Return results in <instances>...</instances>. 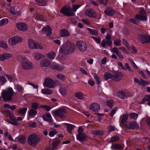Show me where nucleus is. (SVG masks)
Wrapping results in <instances>:
<instances>
[{
	"instance_id": "obj_60",
	"label": "nucleus",
	"mask_w": 150,
	"mask_h": 150,
	"mask_svg": "<svg viewBox=\"0 0 150 150\" xmlns=\"http://www.w3.org/2000/svg\"><path fill=\"white\" fill-rule=\"evenodd\" d=\"M5 59L10 58L12 56V54L9 53L3 54Z\"/></svg>"
},
{
	"instance_id": "obj_28",
	"label": "nucleus",
	"mask_w": 150,
	"mask_h": 150,
	"mask_svg": "<svg viewBox=\"0 0 150 150\" xmlns=\"http://www.w3.org/2000/svg\"><path fill=\"white\" fill-rule=\"evenodd\" d=\"M65 124L67 127V130L69 133H71L75 127L74 125L71 124L65 123L64 124Z\"/></svg>"
},
{
	"instance_id": "obj_27",
	"label": "nucleus",
	"mask_w": 150,
	"mask_h": 150,
	"mask_svg": "<svg viewBox=\"0 0 150 150\" xmlns=\"http://www.w3.org/2000/svg\"><path fill=\"white\" fill-rule=\"evenodd\" d=\"M33 56L34 59L37 60H39L44 57V56L42 54L38 52H34Z\"/></svg>"
},
{
	"instance_id": "obj_61",
	"label": "nucleus",
	"mask_w": 150,
	"mask_h": 150,
	"mask_svg": "<svg viewBox=\"0 0 150 150\" xmlns=\"http://www.w3.org/2000/svg\"><path fill=\"white\" fill-rule=\"evenodd\" d=\"M57 76L58 78L63 80H64L65 78V76L62 74H58Z\"/></svg>"
},
{
	"instance_id": "obj_44",
	"label": "nucleus",
	"mask_w": 150,
	"mask_h": 150,
	"mask_svg": "<svg viewBox=\"0 0 150 150\" xmlns=\"http://www.w3.org/2000/svg\"><path fill=\"white\" fill-rule=\"evenodd\" d=\"M59 92L63 96H66L67 94L66 90L65 88H61L59 89Z\"/></svg>"
},
{
	"instance_id": "obj_7",
	"label": "nucleus",
	"mask_w": 150,
	"mask_h": 150,
	"mask_svg": "<svg viewBox=\"0 0 150 150\" xmlns=\"http://www.w3.org/2000/svg\"><path fill=\"white\" fill-rule=\"evenodd\" d=\"M76 46L79 50L81 52H84L87 50V45L86 43L83 41H77L76 43Z\"/></svg>"
},
{
	"instance_id": "obj_19",
	"label": "nucleus",
	"mask_w": 150,
	"mask_h": 150,
	"mask_svg": "<svg viewBox=\"0 0 150 150\" xmlns=\"http://www.w3.org/2000/svg\"><path fill=\"white\" fill-rule=\"evenodd\" d=\"M42 118L43 120L49 123H53V120L52 119V116L51 114L48 113L46 115L44 114L42 116Z\"/></svg>"
},
{
	"instance_id": "obj_54",
	"label": "nucleus",
	"mask_w": 150,
	"mask_h": 150,
	"mask_svg": "<svg viewBox=\"0 0 150 150\" xmlns=\"http://www.w3.org/2000/svg\"><path fill=\"white\" fill-rule=\"evenodd\" d=\"M73 12L74 13L76 12L77 10L81 7V6L79 5H72Z\"/></svg>"
},
{
	"instance_id": "obj_41",
	"label": "nucleus",
	"mask_w": 150,
	"mask_h": 150,
	"mask_svg": "<svg viewBox=\"0 0 150 150\" xmlns=\"http://www.w3.org/2000/svg\"><path fill=\"white\" fill-rule=\"evenodd\" d=\"M112 75L109 73H106L104 76V77L106 80H107L110 79L111 77H112Z\"/></svg>"
},
{
	"instance_id": "obj_40",
	"label": "nucleus",
	"mask_w": 150,
	"mask_h": 150,
	"mask_svg": "<svg viewBox=\"0 0 150 150\" xmlns=\"http://www.w3.org/2000/svg\"><path fill=\"white\" fill-rule=\"evenodd\" d=\"M0 47L4 49H6L8 47V46L6 42L1 41L0 42Z\"/></svg>"
},
{
	"instance_id": "obj_14",
	"label": "nucleus",
	"mask_w": 150,
	"mask_h": 150,
	"mask_svg": "<svg viewBox=\"0 0 150 150\" xmlns=\"http://www.w3.org/2000/svg\"><path fill=\"white\" fill-rule=\"evenodd\" d=\"M138 39L142 43H147L150 42V36L148 35H139L138 37Z\"/></svg>"
},
{
	"instance_id": "obj_8",
	"label": "nucleus",
	"mask_w": 150,
	"mask_h": 150,
	"mask_svg": "<svg viewBox=\"0 0 150 150\" xmlns=\"http://www.w3.org/2000/svg\"><path fill=\"white\" fill-rule=\"evenodd\" d=\"M135 17L136 19L139 20L146 21L147 20L146 12L144 9L140 10L139 14L136 15Z\"/></svg>"
},
{
	"instance_id": "obj_12",
	"label": "nucleus",
	"mask_w": 150,
	"mask_h": 150,
	"mask_svg": "<svg viewBox=\"0 0 150 150\" xmlns=\"http://www.w3.org/2000/svg\"><path fill=\"white\" fill-rule=\"evenodd\" d=\"M125 126L129 129H138L139 126L138 124L136 122H127L125 124Z\"/></svg>"
},
{
	"instance_id": "obj_5",
	"label": "nucleus",
	"mask_w": 150,
	"mask_h": 150,
	"mask_svg": "<svg viewBox=\"0 0 150 150\" xmlns=\"http://www.w3.org/2000/svg\"><path fill=\"white\" fill-rule=\"evenodd\" d=\"M21 67L23 70H30L33 69V65L32 62L29 60H23L21 63Z\"/></svg>"
},
{
	"instance_id": "obj_35",
	"label": "nucleus",
	"mask_w": 150,
	"mask_h": 150,
	"mask_svg": "<svg viewBox=\"0 0 150 150\" xmlns=\"http://www.w3.org/2000/svg\"><path fill=\"white\" fill-rule=\"evenodd\" d=\"M146 101H150V95H146L143 99L140 102V104H143Z\"/></svg>"
},
{
	"instance_id": "obj_22",
	"label": "nucleus",
	"mask_w": 150,
	"mask_h": 150,
	"mask_svg": "<svg viewBox=\"0 0 150 150\" xmlns=\"http://www.w3.org/2000/svg\"><path fill=\"white\" fill-rule=\"evenodd\" d=\"M51 69H58L59 70H62L64 69V67L59 64H57L54 63L51 64L50 66Z\"/></svg>"
},
{
	"instance_id": "obj_53",
	"label": "nucleus",
	"mask_w": 150,
	"mask_h": 150,
	"mask_svg": "<svg viewBox=\"0 0 150 150\" xmlns=\"http://www.w3.org/2000/svg\"><path fill=\"white\" fill-rule=\"evenodd\" d=\"M60 142L58 140L52 143L53 148V149H55L59 145Z\"/></svg>"
},
{
	"instance_id": "obj_6",
	"label": "nucleus",
	"mask_w": 150,
	"mask_h": 150,
	"mask_svg": "<svg viewBox=\"0 0 150 150\" xmlns=\"http://www.w3.org/2000/svg\"><path fill=\"white\" fill-rule=\"evenodd\" d=\"M83 129L81 127H79L78 129V134L76 135L77 140L81 142L85 141L88 137L87 136L83 133Z\"/></svg>"
},
{
	"instance_id": "obj_36",
	"label": "nucleus",
	"mask_w": 150,
	"mask_h": 150,
	"mask_svg": "<svg viewBox=\"0 0 150 150\" xmlns=\"http://www.w3.org/2000/svg\"><path fill=\"white\" fill-rule=\"evenodd\" d=\"M27 108H24L20 109L18 111L19 114L21 115L22 116H24L27 110Z\"/></svg>"
},
{
	"instance_id": "obj_45",
	"label": "nucleus",
	"mask_w": 150,
	"mask_h": 150,
	"mask_svg": "<svg viewBox=\"0 0 150 150\" xmlns=\"http://www.w3.org/2000/svg\"><path fill=\"white\" fill-rule=\"evenodd\" d=\"M6 79L5 77L3 76L0 77V84L4 85L6 82Z\"/></svg>"
},
{
	"instance_id": "obj_3",
	"label": "nucleus",
	"mask_w": 150,
	"mask_h": 150,
	"mask_svg": "<svg viewBox=\"0 0 150 150\" xmlns=\"http://www.w3.org/2000/svg\"><path fill=\"white\" fill-rule=\"evenodd\" d=\"M41 141L40 138L35 134L30 135L28 139V142L31 146H35Z\"/></svg>"
},
{
	"instance_id": "obj_13",
	"label": "nucleus",
	"mask_w": 150,
	"mask_h": 150,
	"mask_svg": "<svg viewBox=\"0 0 150 150\" xmlns=\"http://www.w3.org/2000/svg\"><path fill=\"white\" fill-rule=\"evenodd\" d=\"M55 115L63 118L64 117V115L66 113L65 110L63 108H60L57 110L52 112Z\"/></svg>"
},
{
	"instance_id": "obj_30",
	"label": "nucleus",
	"mask_w": 150,
	"mask_h": 150,
	"mask_svg": "<svg viewBox=\"0 0 150 150\" xmlns=\"http://www.w3.org/2000/svg\"><path fill=\"white\" fill-rule=\"evenodd\" d=\"M37 5L40 6H44L46 4V0H35Z\"/></svg>"
},
{
	"instance_id": "obj_16",
	"label": "nucleus",
	"mask_w": 150,
	"mask_h": 150,
	"mask_svg": "<svg viewBox=\"0 0 150 150\" xmlns=\"http://www.w3.org/2000/svg\"><path fill=\"white\" fill-rule=\"evenodd\" d=\"M85 14L90 18H96L97 16L95 11L93 9L91 8L88 9L86 10Z\"/></svg>"
},
{
	"instance_id": "obj_50",
	"label": "nucleus",
	"mask_w": 150,
	"mask_h": 150,
	"mask_svg": "<svg viewBox=\"0 0 150 150\" xmlns=\"http://www.w3.org/2000/svg\"><path fill=\"white\" fill-rule=\"evenodd\" d=\"M129 20L130 22L134 24L138 25L140 23L139 20L136 19L131 18Z\"/></svg>"
},
{
	"instance_id": "obj_2",
	"label": "nucleus",
	"mask_w": 150,
	"mask_h": 150,
	"mask_svg": "<svg viewBox=\"0 0 150 150\" xmlns=\"http://www.w3.org/2000/svg\"><path fill=\"white\" fill-rule=\"evenodd\" d=\"M14 92L11 87L8 88L6 90H3L2 92V97L5 101H10L12 100V97Z\"/></svg>"
},
{
	"instance_id": "obj_11",
	"label": "nucleus",
	"mask_w": 150,
	"mask_h": 150,
	"mask_svg": "<svg viewBox=\"0 0 150 150\" xmlns=\"http://www.w3.org/2000/svg\"><path fill=\"white\" fill-rule=\"evenodd\" d=\"M23 38L20 37L15 36L11 38L9 40V44L11 45H14L22 42Z\"/></svg>"
},
{
	"instance_id": "obj_15",
	"label": "nucleus",
	"mask_w": 150,
	"mask_h": 150,
	"mask_svg": "<svg viewBox=\"0 0 150 150\" xmlns=\"http://www.w3.org/2000/svg\"><path fill=\"white\" fill-rule=\"evenodd\" d=\"M117 95L118 97L122 99H124L127 97L132 96L130 93L123 91H118Z\"/></svg>"
},
{
	"instance_id": "obj_48",
	"label": "nucleus",
	"mask_w": 150,
	"mask_h": 150,
	"mask_svg": "<svg viewBox=\"0 0 150 150\" xmlns=\"http://www.w3.org/2000/svg\"><path fill=\"white\" fill-rule=\"evenodd\" d=\"M92 133L97 135H100L102 134V132L100 130H94L92 131Z\"/></svg>"
},
{
	"instance_id": "obj_49",
	"label": "nucleus",
	"mask_w": 150,
	"mask_h": 150,
	"mask_svg": "<svg viewBox=\"0 0 150 150\" xmlns=\"http://www.w3.org/2000/svg\"><path fill=\"white\" fill-rule=\"evenodd\" d=\"M28 125L30 127L32 128H35L36 127V124L35 122L30 121L28 123Z\"/></svg>"
},
{
	"instance_id": "obj_10",
	"label": "nucleus",
	"mask_w": 150,
	"mask_h": 150,
	"mask_svg": "<svg viewBox=\"0 0 150 150\" xmlns=\"http://www.w3.org/2000/svg\"><path fill=\"white\" fill-rule=\"evenodd\" d=\"M43 85L47 87L50 88H54L56 85L54 81L52 79L47 78H46L43 83Z\"/></svg>"
},
{
	"instance_id": "obj_18",
	"label": "nucleus",
	"mask_w": 150,
	"mask_h": 150,
	"mask_svg": "<svg viewBox=\"0 0 150 150\" xmlns=\"http://www.w3.org/2000/svg\"><path fill=\"white\" fill-rule=\"evenodd\" d=\"M100 108V105L96 103H93L89 106V109L95 112H98Z\"/></svg>"
},
{
	"instance_id": "obj_26",
	"label": "nucleus",
	"mask_w": 150,
	"mask_h": 150,
	"mask_svg": "<svg viewBox=\"0 0 150 150\" xmlns=\"http://www.w3.org/2000/svg\"><path fill=\"white\" fill-rule=\"evenodd\" d=\"M40 64L41 67H47L50 65V62L46 59H44L40 61Z\"/></svg>"
},
{
	"instance_id": "obj_51",
	"label": "nucleus",
	"mask_w": 150,
	"mask_h": 150,
	"mask_svg": "<svg viewBox=\"0 0 150 150\" xmlns=\"http://www.w3.org/2000/svg\"><path fill=\"white\" fill-rule=\"evenodd\" d=\"M119 137L117 136H113L112 137L110 140L111 142H112L119 140Z\"/></svg>"
},
{
	"instance_id": "obj_46",
	"label": "nucleus",
	"mask_w": 150,
	"mask_h": 150,
	"mask_svg": "<svg viewBox=\"0 0 150 150\" xmlns=\"http://www.w3.org/2000/svg\"><path fill=\"white\" fill-rule=\"evenodd\" d=\"M56 54L53 52H51L49 53L47 55L48 57L51 59H53L55 57Z\"/></svg>"
},
{
	"instance_id": "obj_52",
	"label": "nucleus",
	"mask_w": 150,
	"mask_h": 150,
	"mask_svg": "<svg viewBox=\"0 0 150 150\" xmlns=\"http://www.w3.org/2000/svg\"><path fill=\"white\" fill-rule=\"evenodd\" d=\"M111 148L112 149H120L121 148V146L119 144H116L113 145H112L111 146Z\"/></svg>"
},
{
	"instance_id": "obj_33",
	"label": "nucleus",
	"mask_w": 150,
	"mask_h": 150,
	"mask_svg": "<svg viewBox=\"0 0 150 150\" xmlns=\"http://www.w3.org/2000/svg\"><path fill=\"white\" fill-rule=\"evenodd\" d=\"M37 110L33 109H30L28 112L29 115L32 117H34L37 114Z\"/></svg>"
},
{
	"instance_id": "obj_17",
	"label": "nucleus",
	"mask_w": 150,
	"mask_h": 150,
	"mask_svg": "<svg viewBox=\"0 0 150 150\" xmlns=\"http://www.w3.org/2000/svg\"><path fill=\"white\" fill-rule=\"evenodd\" d=\"M16 26L19 30L25 31L27 30V25L24 23H18L16 24Z\"/></svg>"
},
{
	"instance_id": "obj_23",
	"label": "nucleus",
	"mask_w": 150,
	"mask_h": 150,
	"mask_svg": "<svg viewBox=\"0 0 150 150\" xmlns=\"http://www.w3.org/2000/svg\"><path fill=\"white\" fill-rule=\"evenodd\" d=\"M123 74L120 72L115 73L113 76V79L116 81H118L122 79Z\"/></svg>"
},
{
	"instance_id": "obj_34",
	"label": "nucleus",
	"mask_w": 150,
	"mask_h": 150,
	"mask_svg": "<svg viewBox=\"0 0 150 150\" xmlns=\"http://www.w3.org/2000/svg\"><path fill=\"white\" fill-rule=\"evenodd\" d=\"M140 82L139 85L142 86L143 87H144L146 85H148L149 83V82L148 81H145L142 79H140Z\"/></svg>"
},
{
	"instance_id": "obj_20",
	"label": "nucleus",
	"mask_w": 150,
	"mask_h": 150,
	"mask_svg": "<svg viewBox=\"0 0 150 150\" xmlns=\"http://www.w3.org/2000/svg\"><path fill=\"white\" fill-rule=\"evenodd\" d=\"M26 140V139L24 135H20L15 139V142H17L21 144H23Z\"/></svg>"
},
{
	"instance_id": "obj_58",
	"label": "nucleus",
	"mask_w": 150,
	"mask_h": 150,
	"mask_svg": "<svg viewBox=\"0 0 150 150\" xmlns=\"http://www.w3.org/2000/svg\"><path fill=\"white\" fill-rule=\"evenodd\" d=\"M109 0H100L99 1L100 4H102L104 6H106L108 1Z\"/></svg>"
},
{
	"instance_id": "obj_38",
	"label": "nucleus",
	"mask_w": 150,
	"mask_h": 150,
	"mask_svg": "<svg viewBox=\"0 0 150 150\" xmlns=\"http://www.w3.org/2000/svg\"><path fill=\"white\" fill-rule=\"evenodd\" d=\"M39 103L37 102H33L31 103V108L33 109L37 110L39 106Z\"/></svg>"
},
{
	"instance_id": "obj_43",
	"label": "nucleus",
	"mask_w": 150,
	"mask_h": 150,
	"mask_svg": "<svg viewBox=\"0 0 150 150\" xmlns=\"http://www.w3.org/2000/svg\"><path fill=\"white\" fill-rule=\"evenodd\" d=\"M114 44L116 46H119L121 45V41L120 39H117L114 41Z\"/></svg>"
},
{
	"instance_id": "obj_21",
	"label": "nucleus",
	"mask_w": 150,
	"mask_h": 150,
	"mask_svg": "<svg viewBox=\"0 0 150 150\" xmlns=\"http://www.w3.org/2000/svg\"><path fill=\"white\" fill-rule=\"evenodd\" d=\"M42 32L45 33L47 36H50L52 33L51 29L49 26H47L43 27L42 29Z\"/></svg>"
},
{
	"instance_id": "obj_56",
	"label": "nucleus",
	"mask_w": 150,
	"mask_h": 150,
	"mask_svg": "<svg viewBox=\"0 0 150 150\" xmlns=\"http://www.w3.org/2000/svg\"><path fill=\"white\" fill-rule=\"evenodd\" d=\"M16 87L19 92H21L23 90V88L21 85L17 84L16 86Z\"/></svg>"
},
{
	"instance_id": "obj_64",
	"label": "nucleus",
	"mask_w": 150,
	"mask_h": 150,
	"mask_svg": "<svg viewBox=\"0 0 150 150\" xmlns=\"http://www.w3.org/2000/svg\"><path fill=\"white\" fill-rule=\"evenodd\" d=\"M125 66L126 68V69H127L129 71H131L133 73L134 72V70L131 69L130 68V67L128 63H125Z\"/></svg>"
},
{
	"instance_id": "obj_4",
	"label": "nucleus",
	"mask_w": 150,
	"mask_h": 150,
	"mask_svg": "<svg viewBox=\"0 0 150 150\" xmlns=\"http://www.w3.org/2000/svg\"><path fill=\"white\" fill-rule=\"evenodd\" d=\"M59 12L65 16H71L75 15V13L71 10V7L68 5L62 8Z\"/></svg>"
},
{
	"instance_id": "obj_62",
	"label": "nucleus",
	"mask_w": 150,
	"mask_h": 150,
	"mask_svg": "<svg viewBox=\"0 0 150 150\" xmlns=\"http://www.w3.org/2000/svg\"><path fill=\"white\" fill-rule=\"evenodd\" d=\"M60 54H59V57L60 59L62 60L65 59H66V53H62L61 52H60Z\"/></svg>"
},
{
	"instance_id": "obj_37",
	"label": "nucleus",
	"mask_w": 150,
	"mask_h": 150,
	"mask_svg": "<svg viewBox=\"0 0 150 150\" xmlns=\"http://www.w3.org/2000/svg\"><path fill=\"white\" fill-rule=\"evenodd\" d=\"M128 116L129 115L127 114L123 115L121 121L122 124H124L125 123V122L128 120Z\"/></svg>"
},
{
	"instance_id": "obj_57",
	"label": "nucleus",
	"mask_w": 150,
	"mask_h": 150,
	"mask_svg": "<svg viewBox=\"0 0 150 150\" xmlns=\"http://www.w3.org/2000/svg\"><path fill=\"white\" fill-rule=\"evenodd\" d=\"M98 44L100 43V42L101 39L100 38L98 37L96 38L94 36H91V37Z\"/></svg>"
},
{
	"instance_id": "obj_9",
	"label": "nucleus",
	"mask_w": 150,
	"mask_h": 150,
	"mask_svg": "<svg viewBox=\"0 0 150 150\" xmlns=\"http://www.w3.org/2000/svg\"><path fill=\"white\" fill-rule=\"evenodd\" d=\"M28 44L30 49H40L41 50L43 49V47L42 45H39L36 41L31 39L28 40Z\"/></svg>"
},
{
	"instance_id": "obj_32",
	"label": "nucleus",
	"mask_w": 150,
	"mask_h": 150,
	"mask_svg": "<svg viewBox=\"0 0 150 150\" xmlns=\"http://www.w3.org/2000/svg\"><path fill=\"white\" fill-rule=\"evenodd\" d=\"M87 29L91 34L96 36L98 35V31L97 30L89 28H87Z\"/></svg>"
},
{
	"instance_id": "obj_1",
	"label": "nucleus",
	"mask_w": 150,
	"mask_h": 150,
	"mask_svg": "<svg viewBox=\"0 0 150 150\" xmlns=\"http://www.w3.org/2000/svg\"><path fill=\"white\" fill-rule=\"evenodd\" d=\"M75 50V45L69 41L65 42L62 45L59 50V52L62 53H66L67 54H70L74 52Z\"/></svg>"
},
{
	"instance_id": "obj_31",
	"label": "nucleus",
	"mask_w": 150,
	"mask_h": 150,
	"mask_svg": "<svg viewBox=\"0 0 150 150\" xmlns=\"http://www.w3.org/2000/svg\"><path fill=\"white\" fill-rule=\"evenodd\" d=\"M41 92L44 94H51L53 93L52 90L49 88L43 89L41 90Z\"/></svg>"
},
{
	"instance_id": "obj_39",
	"label": "nucleus",
	"mask_w": 150,
	"mask_h": 150,
	"mask_svg": "<svg viewBox=\"0 0 150 150\" xmlns=\"http://www.w3.org/2000/svg\"><path fill=\"white\" fill-rule=\"evenodd\" d=\"M8 19L7 18L2 19L0 21V26L6 25L8 23Z\"/></svg>"
},
{
	"instance_id": "obj_29",
	"label": "nucleus",
	"mask_w": 150,
	"mask_h": 150,
	"mask_svg": "<svg viewBox=\"0 0 150 150\" xmlns=\"http://www.w3.org/2000/svg\"><path fill=\"white\" fill-rule=\"evenodd\" d=\"M75 96L80 100H83L84 99L83 94L81 92H76L74 93Z\"/></svg>"
},
{
	"instance_id": "obj_55",
	"label": "nucleus",
	"mask_w": 150,
	"mask_h": 150,
	"mask_svg": "<svg viewBox=\"0 0 150 150\" xmlns=\"http://www.w3.org/2000/svg\"><path fill=\"white\" fill-rule=\"evenodd\" d=\"M10 119L12 122H13V123H16V125H15L17 126L19 125V124L17 122L16 118L15 117H11Z\"/></svg>"
},
{
	"instance_id": "obj_42",
	"label": "nucleus",
	"mask_w": 150,
	"mask_h": 150,
	"mask_svg": "<svg viewBox=\"0 0 150 150\" xmlns=\"http://www.w3.org/2000/svg\"><path fill=\"white\" fill-rule=\"evenodd\" d=\"M129 115L131 118L134 120H136L138 116V114L135 113H130Z\"/></svg>"
},
{
	"instance_id": "obj_24",
	"label": "nucleus",
	"mask_w": 150,
	"mask_h": 150,
	"mask_svg": "<svg viewBox=\"0 0 150 150\" xmlns=\"http://www.w3.org/2000/svg\"><path fill=\"white\" fill-rule=\"evenodd\" d=\"M104 13L108 16H112L114 14L115 11L112 9L108 8L105 10Z\"/></svg>"
},
{
	"instance_id": "obj_25",
	"label": "nucleus",
	"mask_w": 150,
	"mask_h": 150,
	"mask_svg": "<svg viewBox=\"0 0 150 150\" xmlns=\"http://www.w3.org/2000/svg\"><path fill=\"white\" fill-rule=\"evenodd\" d=\"M70 35V34L69 33L66 29L64 28L60 30V36L61 37H67Z\"/></svg>"
},
{
	"instance_id": "obj_63",
	"label": "nucleus",
	"mask_w": 150,
	"mask_h": 150,
	"mask_svg": "<svg viewBox=\"0 0 150 150\" xmlns=\"http://www.w3.org/2000/svg\"><path fill=\"white\" fill-rule=\"evenodd\" d=\"M57 134V132L55 130L51 131L49 132V135L50 137H52Z\"/></svg>"
},
{
	"instance_id": "obj_47",
	"label": "nucleus",
	"mask_w": 150,
	"mask_h": 150,
	"mask_svg": "<svg viewBox=\"0 0 150 150\" xmlns=\"http://www.w3.org/2000/svg\"><path fill=\"white\" fill-rule=\"evenodd\" d=\"M114 102L112 99H109L106 101L107 105L110 108H112L113 106Z\"/></svg>"
},
{
	"instance_id": "obj_59",
	"label": "nucleus",
	"mask_w": 150,
	"mask_h": 150,
	"mask_svg": "<svg viewBox=\"0 0 150 150\" xmlns=\"http://www.w3.org/2000/svg\"><path fill=\"white\" fill-rule=\"evenodd\" d=\"M138 72L142 75V76L143 78L145 79H147V77L142 71L139 70Z\"/></svg>"
}]
</instances>
